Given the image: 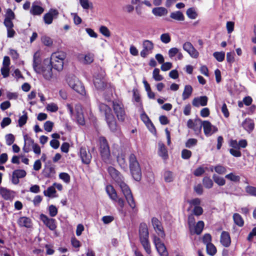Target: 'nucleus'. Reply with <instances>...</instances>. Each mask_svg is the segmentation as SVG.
I'll use <instances>...</instances> for the list:
<instances>
[{"label": "nucleus", "instance_id": "26", "mask_svg": "<svg viewBox=\"0 0 256 256\" xmlns=\"http://www.w3.org/2000/svg\"><path fill=\"white\" fill-rule=\"evenodd\" d=\"M18 224L20 227L30 228L32 226V220L30 218L26 216H22L18 220Z\"/></svg>", "mask_w": 256, "mask_h": 256}, {"label": "nucleus", "instance_id": "49", "mask_svg": "<svg viewBox=\"0 0 256 256\" xmlns=\"http://www.w3.org/2000/svg\"><path fill=\"white\" fill-rule=\"evenodd\" d=\"M245 190L249 195L256 196V187L248 186L246 187Z\"/></svg>", "mask_w": 256, "mask_h": 256}, {"label": "nucleus", "instance_id": "54", "mask_svg": "<svg viewBox=\"0 0 256 256\" xmlns=\"http://www.w3.org/2000/svg\"><path fill=\"white\" fill-rule=\"evenodd\" d=\"M164 179L166 182H170L173 180L172 173L170 171H166L164 174Z\"/></svg>", "mask_w": 256, "mask_h": 256}, {"label": "nucleus", "instance_id": "36", "mask_svg": "<svg viewBox=\"0 0 256 256\" xmlns=\"http://www.w3.org/2000/svg\"><path fill=\"white\" fill-rule=\"evenodd\" d=\"M1 196L6 200H11L14 197L13 193L1 187Z\"/></svg>", "mask_w": 256, "mask_h": 256}, {"label": "nucleus", "instance_id": "39", "mask_svg": "<svg viewBox=\"0 0 256 256\" xmlns=\"http://www.w3.org/2000/svg\"><path fill=\"white\" fill-rule=\"evenodd\" d=\"M202 184L205 188L210 189L212 188L214 182L209 176H204L202 179Z\"/></svg>", "mask_w": 256, "mask_h": 256}, {"label": "nucleus", "instance_id": "45", "mask_svg": "<svg viewBox=\"0 0 256 256\" xmlns=\"http://www.w3.org/2000/svg\"><path fill=\"white\" fill-rule=\"evenodd\" d=\"M153 78L156 81H160L164 79L163 76L160 74V70L158 68H155L152 72Z\"/></svg>", "mask_w": 256, "mask_h": 256}, {"label": "nucleus", "instance_id": "9", "mask_svg": "<svg viewBox=\"0 0 256 256\" xmlns=\"http://www.w3.org/2000/svg\"><path fill=\"white\" fill-rule=\"evenodd\" d=\"M112 108L118 121L124 122L126 119V114L122 102L120 100L112 101Z\"/></svg>", "mask_w": 256, "mask_h": 256}, {"label": "nucleus", "instance_id": "16", "mask_svg": "<svg viewBox=\"0 0 256 256\" xmlns=\"http://www.w3.org/2000/svg\"><path fill=\"white\" fill-rule=\"evenodd\" d=\"M56 174L55 166L51 164L45 166L42 172L44 178H54Z\"/></svg>", "mask_w": 256, "mask_h": 256}, {"label": "nucleus", "instance_id": "41", "mask_svg": "<svg viewBox=\"0 0 256 256\" xmlns=\"http://www.w3.org/2000/svg\"><path fill=\"white\" fill-rule=\"evenodd\" d=\"M140 118L147 126H149V124H151L152 127L154 126L153 123L144 112L140 114Z\"/></svg>", "mask_w": 256, "mask_h": 256}, {"label": "nucleus", "instance_id": "37", "mask_svg": "<svg viewBox=\"0 0 256 256\" xmlns=\"http://www.w3.org/2000/svg\"><path fill=\"white\" fill-rule=\"evenodd\" d=\"M204 223L202 220L198 221L196 224L194 226V233L198 235L200 234L204 229Z\"/></svg>", "mask_w": 256, "mask_h": 256}, {"label": "nucleus", "instance_id": "10", "mask_svg": "<svg viewBox=\"0 0 256 256\" xmlns=\"http://www.w3.org/2000/svg\"><path fill=\"white\" fill-rule=\"evenodd\" d=\"M68 82L70 87L78 93L84 95L86 94L84 86L78 80H75L72 78L68 79Z\"/></svg>", "mask_w": 256, "mask_h": 256}, {"label": "nucleus", "instance_id": "23", "mask_svg": "<svg viewBox=\"0 0 256 256\" xmlns=\"http://www.w3.org/2000/svg\"><path fill=\"white\" fill-rule=\"evenodd\" d=\"M242 128L249 134L254 129V120L250 118H246L242 122Z\"/></svg>", "mask_w": 256, "mask_h": 256}, {"label": "nucleus", "instance_id": "24", "mask_svg": "<svg viewBox=\"0 0 256 256\" xmlns=\"http://www.w3.org/2000/svg\"><path fill=\"white\" fill-rule=\"evenodd\" d=\"M75 110L76 112V119L78 123L82 126L84 125L85 120L81 106H76Z\"/></svg>", "mask_w": 256, "mask_h": 256}, {"label": "nucleus", "instance_id": "38", "mask_svg": "<svg viewBox=\"0 0 256 256\" xmlns=\"http://www.w3.org/2000/svg\"><path fill=\"white\" fill-rule=\"evenodd\" d=\"M206 250L208 254L212 256L215 255L217 252L216 247L212 243L207 244Z\"/></svg>", "mask_w": 256, "mask_h": 256}, {"label": "nucleus", "instance_id": "61", "mask_svg": "<svg viewBox=\"0 0 256 256\" xmlns=\"http://www.w3.org/2000/svg\"><path fill=\"white\" fill-rule=\"evenodd\" d=\"M59 177L65 182L68 183L70 182V178L68 173L61 172L59 174Z\"/></svg>", "mask_w": 256, "mask_h": 256}, {"label": "nucleus", "instance_id": "14", "mask_svg": "<svg viewBox=\"0 0 256 256\" xmlns=\"http://www.w3.org/2000/svg\"><path fill=\"white\" fill-rule=\"evenodd\" d=\"M94 84L96 88L100 91H104L110 84L108 83L104 78H100L97 76L94 80Z\"/></svg>", "mask_w": 256, "mask_h": 256}, {"label": "nucleus", "instance_id": "47", "mask_svg": "<svg viewBox=\"0 0 256 256\" xmlns=\"http://www.w3.org/2000/svg\"><path fill=\"white\" fill-rule=\"evenodd\" d=\"M225 178L230 181L234 182H239L240 180V177L238 176L235 175L234 173L230 172L226 175Z\"/></svg>", "mask_w": 256, "mask_h": 256}, {"label": "nucleus", "instance_id": "2", "mask_svg": "<svg viewBox=\"0 0 256 256\" xmlns=\"http://www.w3.org/2000/svg\"><path fill=\"white\" fill-rule=\"evenodd\" d=\"M100 112L104 116V120L107 125L112 132H116L118 130V126L111 108L107 104L100 103L99 104Z\"/></svg>", "mask_w": 256, "mask_h": 256}, {"label": "nucleus", "instance_id": "34", "mask_svg": "<svg viewBox=\"0 0 256 256\" xmlns=\"http://www.w3.org/2000/svg\"><path fill=\"white\" fill-rule=\"evenodd\" d=\"M234 224L239 227H242L244 225V220L242 216L238 213H234L232 216Z\"/></svg>", "mask_w": 256, "mask_h": 256}, {"label": "nucleus", "instance_id": "58", "mask_svg": "<svg viewBox=\"0 0 256 256\" xmlns=\"http://www.w3.org/2000/svg\"><path fill=\"white\" fill-rule=\"evenodd\" d=\"M27 120L28 116L26 113V114L20 117L18 120V126L20 127H22V126H24L26 123Z\"/></svg>", "mask_w": 256, "mask_h": 256}, {"label": "nucleus", "instance_id": "18", "mask_svg": "<svg viewBox=\"0 0 256 256\" xmlns=\"http://www.w3.org/2000/svg\"><path fill=\"white\" fill-rule=\"evenodd\" d=\"M58 12L56 9L51 8L48 13L44 16V20L45 24H50L52 22L53 19L56 18L58 15Z\"/></svg>", "mask_w": 256, "mask_h": 256}, {"label": "nucleus", "instance_id": "35", "mask_svg": "<svg viewBox=\"0 0 256 256\" xmlns=\"http://www.w3.org/2000/svg\"><path fill=\"white\" fill-rule=\"evenodd\" d=\"M192 92V88L190 85H186L184 86L182 92V97L183 100H186L190 98Z\"/></svg>", "mask_w": 256, "mask_h": 256}, {"label": "nucleus", "instance_id": "62", "mask_svg": "<svg viewBox=\"0 0 256 256\" xmlns=\"http://www.w3.org/2000/svg\"><path fill=\"white\" fill-rule=\"evenodd\" d=\"M204 210L201 206H194L192 210V214L200 216L203 214Z\"/></svg>", "mask_w": 256, "mask_h": 256}, {"label": "nucleus", "instance_id": "51", "mask_svg": "<svg viewBox=\"0 0 256 256\" xmlns=\"http://www.w3.org/2000/svg\"><path fill=\"white\" fill-rule=\"evenodd\" d=\"M198 144V140L196 138H189L186 142L185 146L188 148H190L192 146H196Z\"/></svg>", "mask_w": 256, "mask_h": 256}, {"label": "nucleus", "instance_id": "55", "mask_svg": "<svg viewBox=\"0 0 256 256\" xmlns=\"http://www.w3.org/2000/svg\"><path fill=\"white\" fill-rule=\"evenodd\" d=\"M160 39L161 41L164 44H168L171 40V38L168 33L162 34L160 36Z\"/></svg>", "mask_w": 256, "mask_h": 256}, {"label": "nucleus", "instance_id": "1", "mask_svg": "<svg viewBox=\"0 0 256 256\" xmlns=\"http://www.w3.org/2000/svg\"><path fill=\"white\" fill-rule=\"evenodd\" d=\"M108 172L111 178L118 185L123 193L126 202L134 212L138 210L136 202L129 186L124 182V178L121 173L114 167L109 166Z\"/></svg>", "mask_w": 256, "mask_h": 256}, {"label": "nucleus", "instance_id": "11", "mask_svg": "<svg viewBox=\"0 0 256 256\" xmlns=\"http://www.w3.org/2000/svg\"><path fill=\"white\" fill-rule=\"evenodd\" d=\"M153 240L159 254L160 256H168V253L166 246L162 242L160 238L154 236Z\"/></svg>", "mask_w": 256, "mask_h": 256}, {"label": "nucleus", "instance_id": "27", "mask_svg": "<svg viewBox=\"0 0 256 256\" xmlns=\"http://www.w3.org/2000/svg\"><path fill=\"white\" fill-rule=\"evenodd\" d=\"M202 125L203 126L204 134L206 136L212 134V125L210 122L204 120L202 122Z\"/></svg>", "mask_w": 256, "mask_h": 256}, {"label": "nucleus", "instance_id": "60", "mask_svg": "<svg viewBox=\"0 0 256 256\" xmlns=\"http://www.w3.org/2000/svg\"><path fill=\"white\" fill-rule=\"evenodd\" d=\"M53 126H54V123L50 121V120L46 121L44 124V130L48 132H50L52 130Z\"/></svg>", "mask_w": 256, "mask_h": 256}, {"label": "nucleus", "instance_id": "30", "mask_svg": "<svg viewBox=\"0 0 256 256\" xmlns=\"http://www.w3.org/2000/svg\"><path fill=\"white\" fill-rule=\"evenodd\" d=\"M106 192L110 198L112 200H116L118 199V194L116 190L112 185H108L106 186Z\"/></svg>", "mask_w": 256, "mask_h": 256}, {"label": "nucleus", "instance_id": "28", "mask_svg": "<svg viewBox=\"0 0 256 256\" xmlns=\"http://www.w3.org/2000/svg\"><path fill=\"white\" fill-rule=\"evenodd\" d=\"M158 154L164 160H167L168 158L167 148L163 143L158 144Z\"/></svg>", "mask_w": 256, "mask_h": 256}, {"label": "nucleus", "instance_id": "15", "mask_svg": "<svg viewBox=\"0 0 256 256\" xmlns=\"http://www.w3.org/2000/svg\"><path fill=\"white\" fill-rule=\"evenodd\" d=\"M152 223L158 236L162 238H164L166 234L161 222L158 218L154 217L152 218Z\"/></svg>", "mask_w": 256, "mask_h": 256}, {"label": "nucleus", "instance_id": "56", "mask_svg": "<svg viewBox=\"0 0 256 256\" xmlns=\"http://www.w3.org/2000/svg\"><path fill=\"white\" fill-rule=\"evenodd\" d=\"M100 32L106 37H110V32L108 28L104 26H102L100 28Z\"/></svg>", "mask_w": 256, "mask_h": 256}, {"label": "nucleus", "instance_id": "31", "mask_svg": "<svg viewBox=\"0 0 256 256\" xmlns=\"http://www.w3.org/2000/svg\"><path fill=\"white\" fill-rule=\"evenodd\" d=\"M152 12L156 16H162L167 14L168 10L164 7H157L152 9Z\"/></svg>", "mask_w": 256, "mask_h": 256}, {"label": "nucleus", "instance_id": "17", "mask_svg": "<svg viewBox=\"0 0 256 256\" xmlns=\"http://www.w3.org/2000/svg\"><path fill=\"white\" fill-rule=\"evenodd\" d=\"M40 218L44 224L50 230H54L56 229V224L55 219L49 218L48 216L42 214L40 215Z\"/></svg>", "mask_w": 256, "mask_h": 256}, {"label": "nucleus", "instance_id": "19", "mask_svg": "<svg viewBox=\"0 0 256 256\" xmlns=\"http://www.w3.org/2000/svg\"><path fill=\"white\" fill-rule=\"evenodd\" d=\"M26 174V172L24 170H16L12 174V182L14 184H18L19 182V178H23Z\"/></svg>", "mask_w": 256, "mask_h": 256}, {"label": "nucleus", "instance_id": "4", "mask_svg": "<svg viewBox=\"0 0 256 256\" xmlns=\"http://www.w3.org/2000/svg\"><path fill=\"white\" fill-rule=\"evenodd\" d=\"M129 168L133 178L139 182L142 178V170L140 164L134 154H130L128 158Z\"/></svg>", "mask_w": 256, "mask_h": 256}, {"label": "nucleus", "instance_id": "12", "mask_svg": "<svg viewBox=\"0 0 256 256\" xmlns=\"http://www.w3.org/2000/svg\"><path fill=\"white\" fill-rule=\"evenodd\" d=\"M80 157L82 164L88 165L91 162L92 156L88 148L81 146L80 148Z\"/></svg>", "mask_w": 256, "mask_h": 256}, {"label": "nucleus", "instance_id": "50", "mask_svg": "<svg viewBox=\"0 0 256 256\" xmlns=\"http://www.w3.org/2000/svg\"><path fill=\"white\" fill-rule=\"evenodd\" d=\"M214 58L219 62H222L225 57V54L224 52H214L213 54Z\"/></svg>", "mask_w": 256, "mask_h": 256}, {"label": "nucleus", "instance_id": "25", "mask_svg": "<svg viewBox=\"0 0 256 256\" xmlns=\"http://www.w3.org/2000/svg\"><path fill=\"white\" fill-rule=\"evenodd\" d=\"M126 154L124 152L119 153L116 157V160L120 167L122 169H126L128 164L126 161Z\"/></svg>", "mask_w": 256, "mask_h": 256}, {"label": "nucleus", "instance_id": "48", "mask_svg": "<svg viewBox=\"0 0 256 256\" xmlns=\"http://www.w3.org/2000/svg\"><path fill=\"white\" fill-rule=\"evenodd\" d=\"M94 55L90 53L86 54L84 57V64H90L94 62Z\"/></svg>", "mask_w": 256, "mask_h": 256}, {"label": "nucleus", "instance_id": "43", "mask_svg": "<svg viewBox=\"0 0 256 256\" xmlns=\"http://www.w3.org/2000/svg\"><path fill=\"white\" fill-rule=\"evenodd\" d=\"M186 13L190 19H195L198 16L196 12L193 8H188Z\"/></svg>", "mask_w": 256, "mask_h": 256}, {"label": "nucleus", "instance_id": "40", "mask_svg": "<svg viewBox=\"0 0 256 256\" xmlns=\"http://www.w3.org/2000/svg\"><path fill=\"white\" fill-rule=\"evenodd\" d=\"M214 181L219 186H223L226 184V180L224 178L220 177L216 174L212 175Z\"/></svg>", "mask_w": 256, "mask_h": 256}, {"label": "nucleus", "instance_id": "53", "mask_svg": "<svg viewBox=\"0 0 256 256\" xmlns=\"http://www.w3.org/2000/svg\"><path fill=\"white\" fill-rule=\"evenodd\" d=\"M56 192L55 188L53 186L48 187L46 190H44V196L51 197L53 194H56Z\"/></svg>", "mask_w": 256, "mask_h": 256}, {"label": "nucleus", "instance_id": "57", "mask_svg": "<svg viewBox=\"0 0 256 256\" xmlns=\"http://www.w3.org/2000/svg\"><path fill=\"white\" fill-rule=\"evenodd\" d=\"M81 6L84 9L88 10L90 6H92V4L88 0H80Z\"/></svg>", "mask_w": 256, "mask_h": 256}, {"label": "nucleus", "instance_id": "64", "mask_svg": "<svg viewBox=\"0 0 256 256\" xmlns=\"http://www.w3.org/2000/svg\"><path fill=\"white\" fill-rule=\"evenodd\" d=\"M204 172V168L202 166H199L194 170V174L196 176H202Z\"/></svg>", "mask_w": 256, "mask_h": 256}, {"label": "nucleus", "instance_id": "42", "mask_svg": "<svg viewBox=\"0 0 256 256\" xmlns=\"http://www.w3.org/2000/svg\"><path fill=\"white\" fill-rule=\"evenodd\" d=\"M214 171L219 174H224L226 172V168L220 164H218L214 166Z\"/></svg>", "mask_w": 256, "mask_h": 256}, {"label": "nucleus", "instance_id": "7", "mask_svg": "<svg viewBox=\"0 0 256 256\" xmlns=\"http://www.w3.org/2000/svg\"><path fill=\"white\" fill-rule=\"evenodd\" d=\"M100 152L102 160L106 163L109 162L110 160V152L108 142L104 136L100 138Z\"/></svg>", "mask_w": 256, "mask_h": 256}, {"label": "nucleus", "instance_id": "8", "mask_svg": "<svg viewBox=\"0 0 256 256\" xmlns=\"http://www.w3.org/2000/svg\"><path fill=\"white\" fill-rule=\"evenodd\" d=\"M53 66L48 59H44L40 68L35 71L36 73L42 74L46 80H50L52 78V68Z\"/></svg>", "mask_w": 256, "mask_h": 256}, {"label": "nucleus", "instance_id": "63", "mask_svg": "<svg viewBox=\"0 0 256 256\" xmlns=\"http://www.w3.org/2000/svg\"><path fill=\"white\" fill-rule=\"evenodd\" d=\"M14 136L12 134H8L6 136V143L8 146L12 145L14 141Z\"/></svg>", "mask_w": 256, "mask_h": 256}, {"label": "nucleus", "instance_id": "5", "mask_svg": "<svg viewBox=\"0 0 256 256\" xmlns=\"http://www.w3.org/2000/svg\"><path fill=\"white\" fill-rule=\"evenodd\" d=\"M66 54L63 51H58L53 52L50 56L49 62L52 64L53 68L60 72L64 68V60L66 58Z\"/></svg>", "mask_w": 256, "mask_h": 256}, {"label": "nucleus", "instance_id": "21", "mask_svg": "<svg viewBox=\"0 0 256 256\" xmlns=\"http://www.w3.org/2000/svg\"><path fill=\"white\" fill-rule=\"evenodd\" d=\"M220 242L226 248L230 246L231 244V238L230 234L228 232H222L220 238Z\"/></svg>", "mask_w": 256, "mask_h": 256}, {"label": "nucleus", "instance_id": "6", "mask_svg": "<svg viewBox=\"0 0 256 256\" xmlns=\"http://www.w3.org/2000/svg\"><path fill=\"white\" fill-rule=\"evenodd\" d=\"M15 17V14L12 10L10 8H8L5 15L4 24L6 28L7 36L9 38H13L16 34L14 30V24L12 22Z\"/></svg>", "mask_w": 256, "mask_h": 256}, {"label": "nucleus", "instance_id": "29", "mask_svg": "<svg viewBox=\"0 0 256 256\" xmlns=\"http://www.w3.org/2000/svg\"><path fill=\"white\" fill-rule=\"evenodd\" d=\"M42 60L38 52H36L33 56L32 66L34 71L37 70V68H40L42 65Z\"/></svg>", "mask_w": 256, "mask_h": 256}, {"label": "nucleus", "instance_id": "3", "mask_svg": "<svg viewBox=\"0 0 256 256\" xmlns=\"http://www.w3.org/2000/svg\"><path fill=\"white\" fill-rule=\"evenodd\" d=\"M138 236L140 242L146 252L150 254L152 252L149 240V232L146 224L140 223L139 226Z\"/></svg>", "mask_w": 256, "mask_h": 256}, {"label": "nucleus", "instance_id": "22", "mask_svg": "<svg viewBox=\"0 0 256 256\" xmlns=\"http://www.w3.org/2000/svg\"><path fill=\"white\" fill-rule=\"evenodd\" d=\"M24 144L22 150L25 152L28 153L31 150V147L35 143L34 142V140L26 134L24 136Z\"/></svg>", "mask_w": 256, "mask_h": 256}, {"label": "nucleus", "instance_id": "59", "mask_svg": "<svg viewBox=\"0 0 256 256\" xmlns=\"http://www.w3.org/2000/svg\"><path fill=\"white\" fill-rule=\"evenodd\" d=\"M192 154V152L186 149H184L182 152V158L184 160L190 158L191 157Z\"/></svg>", "mask_w": 256, "mask_h": 256}, {"label": "nucleus", "instance_id": "46", "mask_svg": "<svg viewBox=\"0 0 256 256\" xmlns=\"http://www.w3.org/2000/svg\"><path fill=\"white\" fill-rule=\"evenodd\" d=\"M133 92V98L134 100V101L136 102L140 103L141 106L142 105V102L141 100L140 96V94L139 92L138 89L134 88L132 90Z\"/></svg>", "mask_w": 256, "mask_h": 256}, {"label": "nucleus", "instance_id": "20", "mask_svg": "<svg viewBox=\"0 0 256 256\" xmlns=\"http://www.w3.org/2000/svg\"><path fill=\"white\" fill-rule=\"evenodd\" d=\"M208 98L206 96H200L195 98L192 101V104L194 106L199 107L200 106H204L207 105Z\"/></svg>", "mask_w": 256, "mask_h": 256}, {"label": "nucleus", "instance_id": "52", "mask_svg": "<svg viewBox=\"0 0 256 256\" xmlns=\"http://www.w3.org/2000/svg\"><path fill=\"white\" fill-rule=\"evenodd\" d=\"M48 212L50 216L54 217L57 215L58 210L55 206L51 204L48 206Z\"/></svg>", "mask_w": 256, "mask_h": 256}, {"label": "nucleus", "instance_id": "44", "mask_svg": "<svg viewBox=\"0 0 256 256\" xmlns=\"http://www.w3.org/2000/svg\"><path fill=\"white\" fill-rule=\"evenodd\" d=\"M41 40L44 45L48 46H51L53 43L52 39L46 36H42L41 38Z\"/></svg>", "mask_w": 256, "mask_h": 256}, {"label": "nucleus", "instance_id": "13", "mask_svg": "<svg viewBox=\"0 0 256 256\" xmlns=\"http://www.w3.org/2000/svg\"><path fill=\"white\" fill-rule=\"evenodd\" d=\"M142 48L140 52V55L142 58H145L152 52L154 49V44L150 40H144L142 42Z\"/></svg>", "mask_w": 256, "mask_h": 256}, {"label": "nucleus", "instance_id": "33", "mask_svg": "<svg viewBox=\"0 0 256 256\" xmlns=\"http://www.w3.org/2000/svg\"><path fill=\"white\" fill-rule=\"evenodd\" d=\"M170 18L177 21H184V16L182 12L180 10L172 12L170 16Z\"/></svg>", "mask_w": 256, "mask_h": 256}, {"label": "nucleus", "instance_id": "32", "mask_svg": "<svg viewBox=\"0 0 256 256\" xmlns=\"http://www.w3.org/2000/svg\"><path fill=\"white\" fill-rule=\"evenodd\" d=\"M44 12V8L38 5H34L32 4L30 12L34 16L40 15Z\"/></svg>", "mask_w": 256, "mask_h": 256}]
</instances>
